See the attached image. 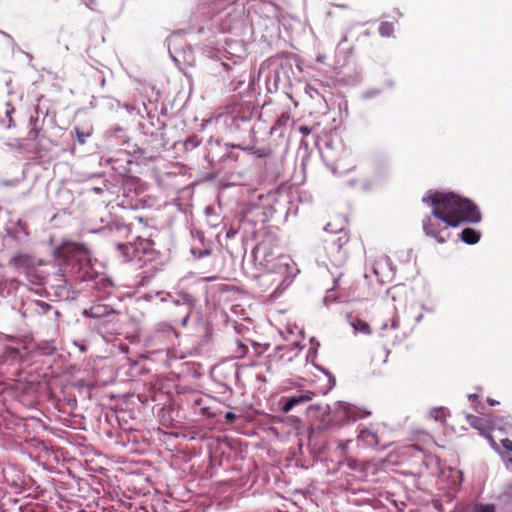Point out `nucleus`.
<instances>
[{
	"instance_id": "11",
	"label": "nucleus",
	"mask_w": 512,
	"mask_h": 512,
	"mask_svg": "<svg viewBox=\"0 0 512 512\" xmlns=\"http://www.w3.org/2000/svg\"><path fill=\"white\" fill-rule=\"evenodd\" d=\"M400 328V319L397 313H394L388 322H383L381 325V330L383 332H387L389 329L398 330Z\"/></svg>"
},
{
	"instance_id": "3",
	"label": "nucleus",
	"mask_w": 512,
	"mask_h": 512,
	"mask_svg": "<svg viewBox=\"0 0 512 512\" xmlns=\"http://www.w3.org/2000/svg\"><path fill=\"white\" fill-rule=\"evenodd\" d=\"M325 250L331 262L335 265H342L348 257V234L340 230L338 235L326 240Z\"/></svg>"
},
{
	"instance_id": "21",
	"label": "nucleus",
	"mask_w": 512,
	"mask_h": 512,
	"mask_svg": "<svg viewBox=\"0 0 512 512\" xmlns=\"http://www.w3.org/2000/svg\"><path fill=\"white\" fill-rule=\"evenodd\" d=\"M224 418L227 423H234L237 419V416H236V414H234L232 412H227L225 414Z\"/></svg>"
},
{
	"instance_id": "10",
	"label": "nucleus",
	"mask_w": 512,
	"mask_h": 512,
	"mask_svg": "<svg viewBox=\"0 0 512 512\" xmlns=\"http://www.w3.org/2000/svg\"><path fill=\"white\" fill-rule=\"evenodd\" d=\"M15 112L14 107L10 103H6L4 106L5 118L1 119L3 125L7 128H11L14 126V122L12 119V114Z\"/></svg>"
},
{
	"instance_id": "22",
	"label": "nucleus",
	"mask_w": 512,
	"mask_h": 512,
	"mask_svg": "<svg viewBox=\"0 0 512 512\" xmlns=\"http://www.w3.org/2000/svg\"><path fill=\"white\" fill-rule=\"evenodd\" d=\"M299 132L303 136H307V135H309L311 133V129L308 126H300L299 127Z\"/></svg>"
},
{
	"instance_id": "28",
	"label": "nucleus",
	"mask_w": 512,
	"mask_h": 512,
	"mask_svg": "<svg viewBox=\"0 0 512 512\" xmlns=\"http://www.w3.org/2000/svg\"><path fill=\"white\" fill-rule=\"evenodd\" d=\"M421 318H422V315L420 314V315L417 317V321H419Z\"/></svg>"
},
{
	"instance_id": "17",
	"label": "nucleus",
	"mask_w": 512,
	"mask_h": 512,
	"mask_svg": "<svg viewBox=\"0 0 512 512\" xmlns=\"http://www.w3.org/2000/svg\"><path fill=\"white\" fill-rule=\"evenodd\" d=\"M473 512H495L493 505H476Z\"/></svg>"
},
{
	"instance_id": "15",
	"label": "nucleus",
	"mask_w": 512,
	"mask_h": 512,
	"mask_svg": "<svg viewBox=\"0 0 512 512\" xmlns=\"http://www.w3.org/2000/svg\"><path fill=\"white\" fill-rule=\"evenodd\" d=\"M199 144H200V140L198 139V137L196 135H193V136H190L185 141V148L186 149H190V148L192 149V148L197 147Z\"/></svg>"
},
{
	"instance_id": "1",
	"label": "nucleus",
	"mask_w": 512,
	"mask_h": 512,
	"mask_svg": "<svg viewBox=\"0 0 512 512\" xmlns=\"http://www.w3.org/2000/svg\"><path fill=\"white\" fill-rule=\"evenodd\" d=\"M422 201L432 207L431 215L423 219V230L427 236L435 238L439 243L446 242L450 237L449 227L481 220L478 207L471 200L453 192L429 190Z\"/></svg>"
},
{
	"instance_id": "27",
	"label": "nucleus",
	"mask_w": 512,
	"mask_h": 512,
	"mask_svg": "<svg viewBox=\"0 0 512 512\" xmlns=\"http://www.w3.org/2000/svg\"><path fill=\"white\" fill-rule=\"evenodd\" d=\"M334 5L337 6V7L343 8V9H347L348 8L347 4H334Z\"/></svg>"
},
{
	"instance_id": "19",
	"label": "nucleus",
	"mask_w": 512,
	"mask_h": 512,
	"mask_svg": "<svg viewBox=\"0 0 512 512\" xmlns=\"http://www.w3.org/2000/svg\"><path fill=\"white\" fill-rule=\"evenodd\" d=\"M254 154L259 158L268 157L271 155V150L266 148L257 149Z\"/></svg>"
},
{
	"instance_id": "23",
	"label": "nucleus",
	"mask_w": 512,
	"mask_h": 512,
	"mask_svg": "<svg viewBox=\"0 0 512 512\" xmlns=\"http://www.w3.org/2000/svg\"><path fill=\"white\" fill-rule=\"evenodd\" d=\"M361 328H362L361 330L364 332H368V330H369L368 325L364 322L363 323L361 322Z\"/></svg>"
},
{
	"instance_id": "4",
	"label": "nucleus",
	"mask_w": 512,
	"mask_h": 512,
	"mask_svg": "<svg viewBox=\"0 0 512 512\" xmlns=\"http://www.w3.org/2000/svg\"><path fill=\"white\" fill-rule=\"evenodd\" d=\"M149 245L150 243L148 241L138 239V241L135 242L134 244H118V249L122 251L123 256L128 261L134 258H138L139 260H141V256L138 255L139 249L142 248L143 250H146V247Z\"/></svg>"
},
{
	"instance_id": "24",
	"label": "nucleus",
	"mask_w": 512,
	"mask_h": 512,
	"mask_svg": "<svg viewBox=\"0 0 512 512\" xmlns=\"http://www.w3.org/2000/svg\"><path fill=\"white\" fill-rule=\"evenodd\" d=\"M389 27L388 24H382L380 27V31L384 34V31H387V28Z\"/></svg>"
},
{
	"instance_id": "8",
	"label": "nucleus",
	"mask_w": 512,
	"mask_h": 512,
	"mask_svg": "<svg viewBox=\"0 0 512 512\" xmlns=\"http://www.w3.org/2000/svg\"><path fill=\"white\" fill-rule=\"evenodd\" d=\"M461 239L467 244H476L480 239V234L472 228H465L461 232Z\"/></svg>"
},
{
	"instance_id": "9",
	"label": "nucleus",
	"mask_w": 512,
	"mask_h": 512,
	"mask_svg": "<svg viewBox=\"0 0 512 512\" xmlns=\"http://www.w3.org/2000/svg\"><path fill=\"white\" fill-rule=\"evenodd\" d=\"M59 251L62 254L71 253V252H85V247L82 244L75 242H65L59 248Z\"/></svg>"
},
{
	"instance_id": "13",
	"label": "nucleus",
	"mask_w": 512,
	"mask_h": 512,
	"mask_svg": "<svg viewBox=\"0 0 512 512\" xmlns=\"http://www.w3.org/2000/svg\"><path fill=\"white\" fill-rule=\"evenodd\" d=\"M30 131L28 133V136L31 140H36L40 134L41 127L38 125V117H31L30 118Z\"/></svg>"
},
{
	"instance_id": "14",
	"label": "nucleus",
	"mask_w": 512,
	"mask_h": 512,
	"mask_svg": "<svg viewBox=\"0 0 512 512\" xmlns=\"http://www.w3.org/2000/svg\"><path fill=\"white\" fill-rule=\"evenodd\" d=\"M287 347H278L273 355H271V361L281 362L285 360V351H288Z\"/></svg>"
},
{
	"instance_id": "16",
	"label": "nucleus",
	"mask_w": 512,
	"mask_h": 512,
	"mask_svg": "<svg viewBox=\"0 0 512 512\" xmlns=\"http://www.w3.org/2000/svg\"><path fill=\"white\" fill-rule=\"evenodd\" d=\"M248 351V347L242 343H237V348H236V352H235V356L237 358H242L246 355Z\"/></svg>"
},
{
	"instance_id": "20",
	"label": "nucleus",
	"mask_w": 512,
	"mask_h": 512,
	"mask_svg": "<svg viewBox=\"0 0 512 512\" xmlns=\"http://www.w3.org/2000/svg\"><path fill=\"white\" fill-rule=\"evenodd\" d=\"M468 419H469L470 424H471L473 427L480 429L479 424H480V422H481L482 420H481L479 417H476V416H470Z\"/></svg>"
},
{
	"instance_id": "18",
	"label": "nucleus",
	"mask_w": 512,
	"mask_h": 512,
	"mask_svg": "<svg viewBox=\"0 0 512 512\" xmlns=\"http://www.w3.org/2000/svg\"><path fill=\"white\" fill-rule=\"evenodd\" d=\"M75 133L77 136V140L80 144H85L86 138L90 136L89 133H84L78 128L75 129Z\"/></svg>"
},
{
	"instance_id": "5",
	"label": "nucleus",
	"mask_w": 512,
	"mask_h": 512,
	"mask_svg": "<svg viewBox=\"0 0 512 512\" xmlns=\"http://www.w3.org/2000/svg\"><path fill=\"white\" fill-rule=\"evenodd\" d=\"M313 396H314L313 392L307 391V392L301 393L299 395L288 397L282 407V411L287 413L296 405L312 400Z\"/></svg>"
},
{
	"instance_id": "6",
	"label": "nucleus",
	"mask_w": 512,
	"mask_h": 512,
	"mask_svg": "<svg viewBox=\"0 0 512 512\" xmlns=\"http://www.w3.org/2000/svg\"><path fill=\"white\" fill-rule=\"evenodd\" d=\"M501 445L504 448V452L501 453L502 460L508 469L512 468V440L509 438L502 439Z\"/></svg>"
},
{
	"instance_id": "25",
	"label": "nucleus",
	"mask_w": 512,
	"mask_h": 512,
	"mask_svg": "<svg viewBox=\"0 0 512 512\" xmlns=\"http://www.w3.org/2000/svg\"><path fill=\"white\" fill-rule=\"evenodd\" d=\"M389 27L388 24H382L380 27V31L384 34V31H387V28Z\"/></svg>"
},
{
	"instance_id": "29",
	"label": "nucleus",
	"mask_w": 512,
	"mask_h": 512,
	"mask_svg": "<svg viewBox=\"0 0 512 512\" xmlns=\"http://www.w3.org/2000/svg\"><path fill=\"white\" fill-rule=\"evenodd\" d=\"M286 360L287 361H291L292 360V356H289Z\"/></svg>"
},
{
	"instance_id": "12",
	"label": "nucleus",
	"mask_w": 512,
	"mask_h": 512,
	"mask_svg": "<svg viewBox=\"0 0 512 512\" xmlns=\"http://www.w3.org/2000/svg\"><path fill=\"white\" fill-rule=\"evenodd\" d=\"M360 438L363 441H365L368 445H375L376 446L379 443L378 442V436L374 432H372V431H370L368 429L361 431Z\"/></svg>"
},
{
	"instance_id": "7",
	"label": "nucleus",
	"mask_w": 512,
	"mask_h": 512,
	"mask_svg": "<svg viewBox=\"0 0 512 512\" xmlns=\"http://www.w3.org/2000/svg\"><path fill=\"white\" fill-rule=\"evenodd\" d=\"M32 258L27 254H18L12 257L9 261V265L16 268H29L32 266Z\"/></svg>"
},
{
	"instance_id": "26",
	"label": "nucleus",
	"mask_w": 512,
	"mask_h": 512,
	"mask_svg": "<svg viewBox=\"0 0 512 512\" xmlns=\"http://www.w3.org/2000/svg\"><path fill=\"white\" fill-rule=\"evenodd\" d=\"M408 336L407 332H402V334L399 336V341H401L403 338H406Z\"/></svg>"
},
{
	"instance_id": "2",
	"label": "nucleus",
	"mask_w": 512,
	"mask_h": 512,
	"mask_svg": "<svg viewBox=\"0 0 512 512\" xmlns=\"http://www.w3.org/2000/svg\"><path fill=\"white\" fill-rule=\"evenodd\" d=\"M83 315L99 320V328L106 333H118L120 313L109 305L97 303L85 309Z\"/></svg>"
}]
</instances>
